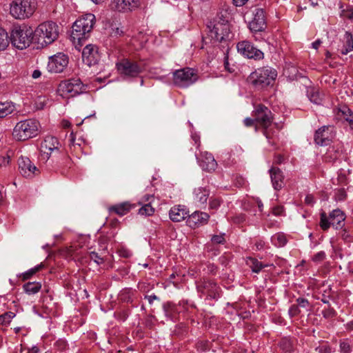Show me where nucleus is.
Listing matches in <instances>:
<instances>
[{
  "label": "nucleus",
  "instance_id": "53",
  "mask_svg": "<svg viewBox=\"0 0 353 353\" xmlns=\"http://www.w3.org/2000/svg\"><path fill=\"white\" fill-rule=\"evenodd\" d=\"M10 156L6 155L3 157H0V167H6L10 163Z\"/></svg>",
  "mask_w": 353,
  "mask_h": 353
},
{
  "label": "nucleus",
  "instance_id": "3",
  "mask_svg": "<svg viewBox=\"0 0 353 353\" xmlns=\"http://www.w3.org/2000/svg\"><path fill=\"white\" fill-rule=\"evenodd\" d=\"M39 123L34 119H26L18 122L12 132L17 141H26L37 135Z\"/></svg>",
  "mask_w": 353,
  "mask_h": 353
},
{
  "label": "nucleus",
  "instance_id": "41",
  "mask_svg": "<svg viewBox=\"0 0 353 353\" xmlns=\"http://www.w3.org/2000/svg\"><path fill=\"white\" fill-rule=\"evenodd\" d=\"M296 302L299 307L305 308L307 312L312 310V307L310 306V304L307 299L303 298H299L296 300Z\"/></svg>",
  "mask_w": 353,
  "mask_h": 353
},
{
  "label": "nucleus",
  "instance_id": "24",
  "mask_svg": "<svg viewBox=\"0 0 353 353\" xmlns=\"http://www.w3.org/2000/svg\"><path fill=\"white\" fill-rule=\"evenodd\" d=\"M188 210L184 205H175L172 207L170 212V219L174 222H180L185 218H188Z\"/></svg>",
  "mask_w": 353,
  "mask_h": 353
},
{
  "label": "nucleus",
  "instance_id": "39",
  "mask_svg": "<svg viewBox=\"0 0 353 353\" xmlns=\"http://www.w3.org/2000/svg\"><path fill=\"white\" fill-rule=\"evenodd\" d=\"M322 314L325 319H332L336 316V312L334 308L330 307V305H329L327 308H325L322 311Z\"/></svg>",
  "mask_w": 353,
  "mask_h": 353
},
{
  "label": "nucleus",
  "instance_id": "28",
  "mask_svg": "<svg viewBox=\"0 0 353 353\" xmlns=\"http://www.w3.org/2000/svg\"><path fill=\"white\" fill-rule=\"evenodd\" d=\"M194 200L200 204H205L210 196V190L204 188H198L194 190Z\"/></svg>",
  "mask_w": 353,
  "mask_h": 353
},
{
  "label": "nucleus",
  "instance_id": "5",
  "mask_svg": "<svg viewBox=\"0 0 353 353\" xmlns=\"http://www.w3.org/2000/svg\"><path fill=\"white\" fill-rule=\"evenodd\" d=\"M252 116L256 118V125L263 129V134L266 138L271 139L272 136L269 128L274 121L271 110L263 104H256L254 105Z\"/></svg>",
  "mask_w": 353,
  "mask_h": 353
},
{
  "label": "nucleus",
  "instance_id": "54",
  "mask_svg": "<svg viewBox=\"0 0 353 353\" xmlns=\"http://www.w3.org/2000/svg\"><path fill=\"white\" fill-rule=\"evenodd\" d=\"M305 204L308 205H313L314 203V198L312 194H307L305 199Z\"/></svg>",
  "mask_w": 353,
  "mask_h": 353
},
{
  "label": "nucleus",
  "instance_id": "51",
  "mask_svg": "<svg viewBox=\"0 0 353 353\" xmlns=\"http://www.w3.org/2000/svg\"><path fill=\"white\" fill-rule=\"evenodd\" d=\"M310 101L316 104H320L321 102V98L318 92H314L310 95Z\"/></svg>",
  "mask_w": 353,
  "mask_h": 353
},
{
  "label": "nucleus",
  "instance_id": "15",
  "mask_svg": "<svg viewBox=\"0 0 353 353\" xmlns=\"http://www.w3.org/2000/svg\"><path fill=\"white\" fill-rule=\"evenodd\" d=\"M230 32L229 25L224 22H217L209 32V37L214 41L222 42L228 39Z\"/></svg>",
  "mask_w": 353,
  "mask_h": 353
},
{
  "label": "nucleus",
  "instance_id": "63",
  "mask_svg": "<svg viewBox=\"0 0 353 353\" xmlns=\"http://www.w3.org/2000/svg\"><path fill=\"white\" fill-rule=\"evenodd\" d=\"M330 299V296L328 295V296H326L325 294H323V297L321 299V301L325 304H327L328 305H330V303H329V300Z\"/></svg>",
  "mask_w": 353,
  "mask_h": 353
},
{
  "label": "nucleus",
  "instance_id": "43",
  "mask_svg": "<svg viewBox=\"0 0 353 353\" xmlns=\"http://www.w3.org/2000/svg\"><path fill=\"white\" fill-rule=\"evenodd\" d=\"M341 15L347 19H353V9L352 7L347 6L346 9L342 10Z\"/></svg>",
  "mask_w": 353,
  "mask_h": 353
},
{
  "label": "nucleus",
  "instance_id": "26",
  "mask_svg": "<svg viewBox=\"0 0 353 353\" xmlns=\"http://www.w3.org/2000/svg\"><path fill=\"white\" fill-rule=\"evenodd\" d=\"M270 172L274 188L276 190H281L284 185V176L281 170L277 168H272Z\"/></svg>",
  "mask_w": 353,
  "mask_h": 353
},
{
  "label": "nucleus",
  "instance_id": "18",
  "mask_svg": "<svg viewBox=\"0 0 353 353\" xmlns=\"http://www.w3.org/2000/svg\"><path fill=\"white\" fill-rule=\"evenodd\" d=\"M19 172L26 178H32L39 174V170L27 157H21L18 161Z\"/></svg>",
  "mask_w": 353,
  "mask_h": 353
},
{
  "label": "nucleus",
  "instance_id": "23",
  "mask_svg": "<svg viewBox=\"0 0 353 353\" xmlns=\"http://www.w3.org/2000/svg\"><path fill=\"white\" fill-rule=\"evenodd\" d=\"M199 165L203 170L208 172L214 171L217 168V163L212 154L208 152H201L199 157H197Z\"/></svg>",
  "mask_w": 353,
  "mask_h": 353
},
{
  "label": "nucleus",
  "instance_id": "36",
  "mask_svg": "<svg viewBox=\"0 0 353 353\" xmlns=\"http://www.w3.org/2000/svg\"><path fill=\"white\" fill-rule=\"evenodd\" d=\"M15 316V314L12 312H6L0 315V325L9 324L11 320Z\"/></svg>",
  "mask_w": 353,
  "mask_h": 353
},
{
  "label": "nucleus",
  "instance_id": "45",
  "mask_svg": "<svg viewBox=\"0 0 353 353\" xmlns=\"http://www.w3.org/2000/svg\"><path fill=\"white\" fill-rule=\"evenodd\" d=\"M221 204V201L217 198H211L210 200V208L216 210Z\"/></svg>",
  "mask_w": 353,
  "mask_h": 353
},
{
  "label": "nucleus",
  "instance_id": "57",
  "mask_svg": "<svg viewBox=\"0 0 353 353\" xmlns=\"http://www.w3.org/2000/svg\"><path fill=\"white\" fill-rule=\"evenodd\" d=\"M208 271L211 274H215L216 272V267L214 266L213 264H209L208 265Z\"/></svg>",
  "mask_w": 353,
  "mask_h": 353
},
{
  "label": "nucleus",
  "instance_id": "17",
  "mask_svg": "<svg viewBox=\"0 0 353 353\" xmlns=\"http://www.w3.org/2000/svg\"><path fill=\"white\" fill-rule=\"evenodd\" d=\"M237 50L239 52L249 59H261L263 58V52L247 41L239 42L237 44Z\"/></svg>",
  "mask_w": 353,
  "mask_h": 353
},
{
  "label": "nucleus",
  "instance_id": "37",
  "mask_svg": "<svg viewBox=\"0 0 353 353\" xmlns=\"http://www.w3.org/2000/svg\"><path fill=\"white\" fill-rule=\"evenodd\" d=\"M339 347L341 353H350L352 352V347L347 339L340 341Z\"/></svg>",
  "mask_w": 353,
  "mask_h": 353
},
{
  "label": "nucleus",
  "instance_id": "49",
  "mask_svg": "<svg viewBox=\"0 0 353 353\" xmlns=\"http://www.w3.org/2000/svg\"><path fill=\"white\" fill-rule=\"evenodd\" d=\"M301 312L299 305H292L289 310V314L291 316H297Z\"/></svg>",
  "mask_w": 353,
  "mask_h": 353
},
{
  "label": "nucleus",
  "instance_id": "55",
  "mask_svg": "<svg viewBox=\"0 0 353 353\" xmlns=\"http://www.w3.org/2000/svg\"><path fill=\"white\" fill-rule=\"evenodd\" d=\"M119 254L124 258H129L131 256L130 252L126 249H121L119 250Z\"/></svg>",
  "mask_w": 353,
  "mask_h": 353
},
{
  "label": "nucleus",
  "instance_id": "25",
  "mask_svg": "<svg viewBox=\"0 0 353 353\" xmlns=\"http://www.w3.org/2000/svg\"><path fill=\"white\" fill-rule=\"evenodd\" d=\"M136 207L135 204L131 203L129 201H125L111 205L108 208V211L110 213H114L120 216L127 214L132 209Z\"/></svg>",
  "mask_w": 353,
  "mask_h": 353
},
{
  "label": "nucleus",
  "instance_id": "22",
  "mask_svg": "<svg viewBox=\"0 0 353 353\" xmlns=\"http://www.w3.org/2000/svg\"><path fill=\"white\" fill-rule=\"evenodd\" d=\"M82 58L88 65L97 63L99 59L97 47L92 44L87 45L83 50Z\"/></svg>",
  "mask_w": 353,
  "mask_h": 353
},
{
  "label": "nucleus",
  "instance_id": "19",
  "mask_svg": "<svg viewBox=\"0 0 353 353\" xmlns=\"http://www.w3.org/2000/svg\"><path fill=\"white\" fill-rule=\"evenodd\" d=\"M197 290L211 299H216L219 296V288L212 281L203 279L197 285Z\"/></svg>",
  "mask_w": 353,
  "mask_h": 353
},
{
  "label": "nucleus",
  "instance_id": "46",
  "mask_svg": "<svg viewBox=\"0 0 353 353\" xmlns=\"http://www.w3.org/2000/svg\"><path fill=\"white\" fill-rule=\"evenodd\" d=\"M319 353H331V347L327 345H320L315 349Z\"/></svg>",
  "mask_w": 353,
  "mask_h": 353
},
{
  "label": "nucleus",
  "instance_id": "9",
  "mask_svg": "<svg viewBox=\"0 0 353 353\" xmlns=\"http://www.w3.org/2000/svg\"><path fill=\"white\" fill-rule=\"evenodd\" d=\"M199 79L197 72L191 68H184L173 73V83L179 88H187Z\"/></svg>",
  "mask_w": 353,
  "mask_h": 353
},
{
  "label": "nucleus",
  "instance_id": "29",
  "mask_svg": "<svg viewBox=\"0 0 353 353\" xmlns=\"http://www.w3.org/2000/svg\"><path fill=\"white\" fill-rule=\"evenodd\" d=\"M15 110L14 103L11 101L0 102V119L12 114Z\"/></svg>",
  "mask_w": 353,
  "mask_h": 353
},
{
  "label": "nucleus",
  "instance_id": "35",
  "mask_svg": "<svg viewBox=\"0 0 353 353\" xmlns=\"http://www.w3.org/2000/svg\"><path fill=\"white\" fill-rule=\"evenodd\" d=\"M43 267V264L41 263L40 265H37L34 268H32V269L28 270L27 272H24L22 274V280L26 281V280L30 279V277L32 275H34L37 272H39L40 270H41Z\"/></svg>",
  "mask_w": 353,
  "mask_h": 353
},
{
  "label": "nucleus",
  "instance_id": "32",
  "mask_svg": "<svg viewBox=\"0 0 353 353\" xmlns=\"http://www.w3.org/2000/svg\"><path fill=\"white\" fill-rule=\"evenodd\" d=\"M246 264L252 269V272L259 273L265 265L256 259L248 257L246 259Z\"/></svg>",
  "mask_w": 353,
  "mask_h": 353
},
{
  "label": "nucleus",
  "instance_id": "33",
  "mask_svg": "<svg viewBox=\"0 0 353 353\" xmlns=\"http://www.w3.org/2000/svg\"><path fill=\"white\" fill-rule=\"evenodd\" d=\"M10 39L8 32L0 28V51L4 50L9 45Z\"/></svg>",
  "mask_w": 353,
  "mask_h": 353
},
{
  "label": "nucleus",
  "instance_id": "10",
  "mask_svg": "<svg viewBox=\"0 0 353 353\" xmlns=\"http://www.w3.org/2000/svg\"><path fill=\"white\" fill-rule=\"evenodd\" d=\"M345 219V214L339 209L334 210L329 217L327 216L325 212L321 213L320 227L323 230H327L330 225L336 229L342 228L343 222Z\"/></svg>",
  "mask_w": 353,
  "mask_h": 353
},
{
  "label": "nucleus",
  "instance_id": "14",
  "mask_svg": "<svg viewBox=\"0 0 353 353\" xmlns=\"http://www.w3.org/2000/svg\"><path fill=\"white\" fill-rule=\"evenodd\" d=\"M334 136V126L324 125L316 131L314 141L321 146L327 145L330 143Z\"/></svg>",
  "mask_w": 353,
  "mask_h": 353
},
{
  "label": "nucleus",
  "instance_id": "62",
  "mask_svg": "<svg viewBox=\"0 0 353 353\" xmlns=\"http://www.w3.org/2000/svg\"><path fill=\"white\" fill-rule=\"evenodd\" d=\"M275 163H281L283 161V157L281 154H278L275 157Z\"/></svg>",
  "mask_w": 353,
  "mask_h": 353
},
{
  "label": "nucleus",
  "instance_id": "7",
  "mask_svg": "<svg viewBox=\"0 0 353 353\" xmlns=\"http://www.w3.org/2000/svg\"><path fill=\"white\" fill-rule=\"evenodd\" d=\"M277 77L275 69L270 67L259 68L249 77L251 83L256 88H264L272 84Z\"/></svg>",
  "mask_w": 353,
  "mask_h": 353
},
{
  "label": "nucleus",
  "instance_id": "48",
  "mask_svg": "<svg viewBox=\"0 0 353 353\" xmlns=\"http://www.w3.org/2000/svg\"><path fill=\"white\" fill-rule=\"evenodd\" d=\"M325 258V253L323 251L319 252L312 257V260L314 262L319 263L324 260Z\"/></svg>",
  "mask_w": 353,
  "mask_h": 353
},
{
  "label": "nucleus",
  "instance_id": "38",
  "mask_svg": "<svg viewBox=\"0 0 353 353\" xmlns=\"http://www.w3.org/2000/svg\"><path fill=\"white\" fill-rule=\"evenodd\" d=\"M280 347L285 353H291L292 351V344L290 340L283 339L280 342Z\"/></svg>",
  "mask_w": 353,
  "mask_h": 353
},
{
  "label": "nucleus",
  "instance_id": "47",
  "mask_svg": "<svg viewBox=\"0 0 353 353\" xmlns=\"http://www.w3.org/2000/svg\"><path fill=\"white\" fill-rule=\"evenodd\" d=\"M244 124L247 127H251V126L255 125V129H256V130H257L258 125H256V120L255 117H254V119H252V118L245 119Z\"/></svg>",
  "mask_w": 353,
  "mask_h": 353
},
{
  "label": "nucleus",
  "instance_id": "60",
  "mask_svg": "<svg viewBox=\"0 0 353 353\" xmlns=\"http://www.w3.org/2000/svg\"><path fill=\"white\" fill-rule=\"evenodd\" d=\"M248 0H233L234 3L236 6H243Z\"/></svg>",
  "mask_w": 353,
  "mask_h": 353
},
{
  "label": "nucleus",
  "instance_id": "13",
  "mask_svg": "<svg viewBox=\"0 0 353 353\" xmlns=\"http://www.w3.org/2000/svg\"><path fill=\"white\" fill-rule=\"evenodd\" d=\"M69 63L68 57L61 52H59L49 58L48 70L50 72H62L68 66Z\"/></svg>",
  "mask_w": 353,
  "mask_h": 353
},
{
  "label": "nucleus",
  "instance_id": "8",
  "mask_svg": "<svg viewBox=\"0 0 353 353\" xmlns=\"http://www.w3.org/2000/svg\"><path fill=\"white\" fill-rule=\"evenodd\" d=\"M85 90L84 84L79 78L62 81L58 87V92L63 98H71L83 93Z\"/></svg>",
  "mask_w": 353,
  "mask_h": 353
},
{
  "label": "nucleus",
  "instance_id": "42",
  "mask_svg": "<svg viewBox=\"0 0 353 353\" xmlns=\"http://www.w3.org/2000/svg\"><path fill=\"white\" fill-rule=\"evenodd\" d=\"M338 158V153L334 150V148L329 149L325 156V161H334Z\"/></svg>",
  "mask_w": 353,
  "mask_h": 353
},
{
  "label": "nucleus",
  "instance_id": "11",
  "mask_svg": "<svg viewBox=\"0 0 353 353\" xmlns=\"http://www.w3.org/2000/svg\"><path fill=\"white\" fill-rule=\"evenodd\" d=\"M117 68L121 74L136 77L144 70V65L141 62L123 59L117 63Z\"/></svg>",
  "mask_w": 353,
  "mask_h": 353
},
{
  "label": "nucleus",
  "instance_id": "52",
  "mask_svg": "<svg viewBox=\"0 0 353 353\" xmlns=\"http://www.w3.org/2000/svg\"><path fill=\"white\" fill-rule=\"evenodd\" d=\"M90 257L97 264H100L103 262V259L101 257H100L97 252H91Z\"/></svg>",
  "mask_w": 353,
  "mask_h": 353
},
{
  "label": "nucleus",
  "instance_id": "21",
  "mask_svg": "<svg viewBox=\"0 0 353 353\" xmlns=\"http://www.w3.org/2000/svg\"><path fill=\"white\" fill-rule=\"evenodd\" d=\"M209 219L210 215L208 213L196 211L191 215H188L187 224L192 228H196L206 224Z\"/></svg>",
  "mask_w": 353,
  "mask_h": 353
},
{
  "label": "nucleus",
  "instance_id": "50",
  "mask_svg": "<svg viewBox=\"0 0 353 353\" xmlns=\"http://www.w3.org/2000/svg\"><path fill=\"white\" fill-rule=\"evenodd\" d=\"M212 241L215 244H223L225 242V238L223 234L221 235H214L212 237Z\"/></svg>",
  "mask_w": 353,
  "mask_h": 353
},
{
  "label": "nucleus",
  "instance_id": "58",
  "mask_svg": "<svg viewBox=\"0 0 353 353\" xmlns=\"http://www.w3.org/2000/svg\"><path fill=\"white\" fill-rule=\"evenodd\" d=\"M145 299H146L150 304H152L154 300H157L158 298L155 295H150V296H145Z\"/></svg>",
  "mask_w": 353,
  "mask_h": 353
},
{
  "label": "nucleus",
  "instance_id": "34",
  "mask_svg": "<svg viewBox=\"0 0 353 353\" xmlns=\"http://www.w3.org/2000/svg\"><path fill=\"white\" fill-rule=\"evenodd\" d=\"M154 212V208L152 207L150 202L143 205L139 210V214L142 216H151Z\"/></svg>",
  "mask_w": 353,
  "mask_h": 353
},
{
  "label": "nucleus",
  "instance_id": "2",
  "mask_svg": "<svg viewBox=\"0 0 353 353\" xmlns=\"http://www.w3.org/2000/svg\"><path fill=\"white\" fill-rule=\"evenodd\" d=\"M34 34L37 42L43 47L52 43L58 38L59 27L54 22H44L36 28Z\"/></svg>",
  "mask_w": 353,
  "mask_h": 353
},
{
  "label": "nucleus",
  "instance_id": "31",
  "mask_svg": "<svg viewBox=\"0 0 353 353\" xmlns=\"http://www.w3.org/2000/svg\"><path fill=\"white\" fill-rule=\"evenodd\" d=\"M23 288L28 294H34L40 291L41 283L39 282H28L23 285Z\"/></svg>",
  "mask_w": 353,
  "mask_h": 353
},
{
  "label": "nucleus",
  "instance_id": "44",
  "mask_svg": "<svg viewBox=\"0 0 353 353\" xmlns=\"http://www.w3.org/2000/svg\"><path fill=\"white\" fill-rule=\"evenodd\" d=\"M272 213L274 216H283L285 214L284 208L282 205H276L272 209Z\"/></svg>",
  "mask_w": 353,
  "mask_h": 353
},
{
  "label": "nucleus",
  "instance_id": "30",
  "mask_svg": "<svg viewBox=\"0 0 353 353\" xmlns=\"http://www.w3.org/2000/svg\"><path fill=\"white\" fill-rule=\"evenodd\" d=\"M343 48L341 53L347 54L349 52L353 50V37L351 33L346 32L343 36Z\"/></svg>",
  "mask_w": 353,
  "mask_h": 353
},
{
  "label": "nucleus",
  "instance_id": "61",
  "mask_svg": "<svg viewBox=\"0 0 353 353\" xmlns=\"http://www.w3.org/2000/svg\"><path fill=\"white\" fill-rule=\"evenodd\" d=\"M346 197V194L343 190H340L339 191V200H343Z\"/></svg>",
  "mask_w": 353,
  "mask_h": 353
},
{
  "label": "nucleus",
  "instance_id": "40",
  "mask_svg": "<svg viewBox=\"0 0 353 353\" xmlns=\"http://www.w3.org/2000/svg\"><path fill=\"white\" fill-rule=\"evenodd\" d=\"M273 239L276 241L275 244L279 247L285 245L287 242L286 237L283 234H276L274 236Z\"/></svg>",
  "mask_w": 353,
  "mask_h": 353
},
{
  "label": "nucleus",
  "instance_id": "20",
  "mask_svg": "<svg viewBox=\"0 0 353 353\" xmlns=\"http://www.w3.org/2000/svg\"><path fill=\"white\" fill-rule=\"evenodd\" d=\"M141 6L140 0H112L111 7L119 12H131L139 8Z\"/></svg>",
  "mask_w": 353,
  "mask_h": 353
},
{
  "label": "nucleus",
  "instance_id": "27",
  "mask_svg": "<svg viewBox=\"0 0 353 353\" xmlns=\"http://www.w3.org/2000/svg\"><path fill=\"white\" fill-rule=\"evenodd\" d=\"M337 114L348 122L350 127L353 130V112L345 105H340L337 108Z\"/></svg>",
  "mask_w": 353,
  "mask_h": 353
},
{
  "label": "nucleus",
  "instance_id": "64",
  "mask_svg": "<svg viewBox=\"0 0 353 353\" xmlns=\"http://www.w3.org/2000/svg\"><path fill=\"white\" fill-rule=\"evenodd\" d=\"M341 236H342L343 239H344L345 241H348L350 239V234L345 230L342 231Z\"/></svg>",
  "mask_w": 353,
  "mask_h": 353
},
{
  "label": "nucleus",
  "instance_id": "56",
  "mask_svg": "<svg viewBox=\"0 0 353 353\" xmlns=\"http://www.w3.org/2000/svg\"><path fill=\"white\" fill-rule=\"evenodd\" d=\"M153 198H154V197H153V196H152V195H150V194H145V195L143 197V199H142V201H140V202L139 203V205H142V204H143V203H145V202H149V203L150 202V203H151L150 199H153Z\"/></svg>",
  "mask_w": 353,
  "mask_h": 353
},
{
  "label": "nucleus",
  "instance_id": "12",
  "mask_svg": "<svg viewBox=\"0 0 353 353\" xmlns=\"http://www.w3.org/2000/svg\"><path fill=\"white\" fill-rule=\"evenodd\" d=\"M61 144L54 137H47L41 145V156L43 159H49L52 155L60 154Z\"/></svg>",
  "mask_w": 353,
  "mask_h": 353
},
{
  "label": "nucleus",
  "instance_id": "1",
  "mask_svg": "<svg viewBox=\"0 0 353 353\" xmlns=\"http://www.w3.org/2000/svg\"><path fill=\"white\" fill-rule=\"evenodd\" d=\"M94 20L95 16L89 13L80 17L74 23L70 37L74 44L82 45V41L88 37L92 30Z\"/></svg>",
  "mask_w": 353,
  "mask_h": 353
},
{
  "label": "nucleus",
  "instance_id": "59",
  "mask_svg": "<svg viewBox=\"0 0 353 353\" xmlns=\"http://www.w3.org/2000/svg\"><path fill=\"white\" fill-rule=\"evenodd\" d=\"M193 141H194L195 144L196 145V148H199L200 146V138L197 135H192V137Z\"/></svg>",
  "mask_w": 353,
  "mask_h": 353
},
{
  "label": "nucleus",
  "instance_id": "4",
  "mask_svg": "<svg viewBox=\"0 0 353 353\" xmlns=\"http://www.w3.org/2000/svg\"><path fill=\"white\" fill-rule=\"evenodd\" d=\"M34 38V30L31 27L22 26L15 28L11 34L12 44L17 48L23 50L28 48Z\"/></svg>",
  "mask_w": 353,
  "mask_h": 353
},
{
  "label": "nucleus",
  "instance_id": "6",
  "mask_svg": "<svg viewBox=\"0 0 353 353\" xmlns=\"http://www.w3.org/2000/svg\"><path fill=\"white\" fill-rule=\"evenodd\" d=\"M35 0H13L10 6V14L17 19H25L36 10Z\"/></svg>",
  "mask_w": 353,
  "mask_h": 353
},
{
  "label": "nucleus",
  "instance_id": "16",
  "mask_svg": "<svg viewBox=\"0 0 353 353\" xmlns=\"http://www.w3.org/2000/svg\"><path fill=\"white\" fill-rule=\"evenodd\" d=\"M254 17L249 22V28L252 32H261L266 28V21L263 9L255 8L252 11Z\"/></svg>",
  "mask_w": 353,
  "mask_h": 353
}]
</instances>
